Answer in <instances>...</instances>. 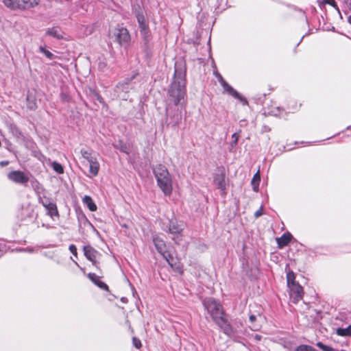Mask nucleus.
<instances>
[{"label":"nucleus","mask_w":351,"mask_h":351,"mask_svg":"<svg viewBox=\"0 0 351 351\" xmlns=\"http://www.w3.org/2000/svg\"><path fill=\"white\" fill-rule=\"evenodd\" d=\"M8 162L7 161H2V162H0V165L1 166H5V165H8Z\"/></svg>","instance_id":"obj_41"},{"label":"nucleus","mask_w":351,"mask_h":351,"mask_svg":"<svg viewBox=\"0 0 351 351\" xmlns=\"http://www.w3.org/2000/svg\"><path fill=\"white\" fill-rule=\"evenodd\" d=\"M89 163V173L92 176H96L99 170V163L96 157L87 161Z\"/></svg>","instance_id":"obj_20"},{"label":"nucleus","mask_w":351,"mask_h":351,"mask_svg":"<svg viewBox=\"0 0 351 351\" xmlns=\"http://www.w3.org/2000/svg\"><path fill=\"white\" fill-rule=\"evenodd\" d=\"M350 1L348 3V5H349V8L351 11V0H349Z\"/></svg>","instance_id":"obj_43"},{"label":"nucleus","mask_w":351,"mask_h":351,"mask_svg":"<svg viewBox=\"0 0 351 351\" xmlns=\"http://www.w3.org/2000/svg\"><path fill=\"white\" fill-rule=\"evenodd\" d=\"M293 239L292 234L289 232L284 233L280 237L276 238V243L279 249H282L291 242Z\"/></svg>","instance_id":"obj_16"},{"label":"nucleus","mask_w":351,"mask_h":351,"mask_svg":"<svg viewBox=\"0 0 351 351\" xmlns=\"http://www.w3.org/2000/svg\"><path fill=\"white\" fill-rule=\"evenodd\" d=\"M87 277L90 280L101 289L108 291V286L100 280V277L94 273H89Z\"/></svg>","instance_id":"obj_17"},{"label":"nucleus","mask_w":351,"mask_h":351,"mask_svg":"<svg viewBox=\"0 0 351 351\" xmlns=\"http://www.w3.org/2000/svg\"><path fill=\"white\" fill-rule=\"evenodd\" d=\"M5 7L12 10H28L39 3V0H2Z\"/></svg>","instance_id":"obj_5"},{"label":"nucleus","mask_w":351,"mask_h":351,"mask_svg":"<svg viewBox=\"0 0 351 351\" xmlns=\"http://www.w3.org/2000/svg\"><path fill=\"white\" fill-rule=\"evenodd\" d=\"M73 262L75 263V264L77 266H79L78 263L75 261H73Z\"/></svg>","instance_id":"obj_44"},{"label":"nucleus","mask_w":351,"mask_h":351,"mask_svg":"<svg viewBox=\"0 0 351 351\" xmlns=\"http://www.w3.org/2000/svg\"><path fill=\"white\" fill-rule=\"evenodd\" d=\"M252 338L256 341H260L262 339V336L258 334H255L254 335H252Z\"/></svg>","instance_id":"obj_37"},{"label":"nucleus","mask_w":351,"mask_h":351,"mask_svg":"<svg viewBox=\"0 0 351 351\" xmlns=\"http://www.w3.org/2000/svg\"><path fill=\"white\" fill-rule=\"evenodd\" d=\"M8 178L11 181L23 184L29 181V176L27 173L21 171H12L8 174Z\"/></svg>","instance_id":"obj_11"},{"label":"nucleus","mask_w":351,"mask_h":351,"mask_svg":"<svg viewBox=\"0 0 351 351\" xmlns=\"http://www.w3.org/2000/svg\"><path fill=\"white\" fill-rule=\"evenodd\" d=\"M290 289V298L294 304H297L299 301L302 300L304 295V290L301 285L299 284L293 285L289 287Z\"/></svg>","instance_id":"obj_12"},{"label":"nucleus","mask_w":351,"mask_h":351,"mask_svg":"<svg viewBox=\"0 0 351 351\" xmlns=\"http://www.w3.org/2000/svg\"><path fill=\"white\" fill-rule=\"evenodd\" d=\"M89 163V173L92 176H96L99 170V163L96 157L87 161Z\"/></svg>","instance_id":"obj_21"},{"label":"nucleus","mask_w":351,"mask_h":351,"mask_svg":"<svg viewBox=\"0 0 351 351\" xmlns=\"http://www.w3.org/2000/svg\"><path fill=\"white\" fill-rule=\"evenodd\" d=\"M115 39L122 47H126L130 42V35L128 30L125 27H120L116 29L114 33Z\"/></svg>","instance_id":"obj_9"},{"label":"nucleus","mask_w":351,"mask_h":351,"mask_svg":"<svg viewBox=\"0 0 351 351\" xmlns=\"http://www.w3.org/2000/svg\"><path fill=\"white\" fill-rule=\"evenodd\" d=\"M39 49L40 51L43 53L47 58H49V60L53 59L54 55L49 50H47L44 47H40Z\"/></svg>","instance_id":"obj_29"},{"label":"nucleus","mask_w":351,"mask_h":351,"mask_svg":"<svg viewBox=\"0 0 351 351\" xmlns=\"http://www.w3.org/2000/svg\"><path fill=\"white\" fill-rule=\"evenodd\" d=\"M215 75L216 77L218 78L219 82L220 83L221 85L225 84L226 80L223 79L221 74L216 73Z\"/></svg>","instance_id":"obj_35"},{"label":"nucleus","mask_w":351,"mask_h":351,"mask_svg":"<svg viewBox=\"0 0 351 351\" xmlns=\"http://www.w3.org/2000/svg\"><path fill=\"white\" fill-rule=\"evenodd\" d=\"M258 178V181H260V176L258 174V173H257L254 176V178H253V180H254L256 178Z\"/></svg>","instance_id":"obj_40"},{"label":"nucleus","mask_w":351,"mask_h":351,"mask_svg":"<svg viewBox=\"0 0 351 351\" xmlns=\"http://www.w3.org/2000/svg\"><path fill=\"white\" fill-rule=\"evenodd\" d=\"M22 251L23 252H33V250L32 248H27V249H23Z\"/></svg>","instance_id":"obj_39"},{"label":"nucleus","mask_w":351,"mask_h":351,"mask_svg":"<svg viewBox=\"0 0 351 351\" xmlns=\"http://www.w3.org/2000/svg\"><path fill=\"white\" fill-rule=\"evenodd\" d=\"M39 202L47 209L50 216L58 215L56 204L51 202L49 198L46 196L39 197Z\"/></svg>","instance_id":"obj_13"},{"label":"nucleus","mask_w":351,"mask_h":351,"mask_svg":"<svg viewBox=\"0 0 351 351\" xmlns=\"http://www.w3.org/2000/svg\"><path fill=\"white\" fill-rule=\"evenodd\" d=\"M53 169L58 173L61 174L64 173V169L61 164L58 162H53L51 164Z\"/></svg>","instance_id":"obj_27"},{"label":"nucleus","mask_w":351,"mask_h":351,"mask_svg":"<svg viewBox=\"0 0 351 351\" xmlns=\"http://www.w3.org/2000/svg\"><path fill=\"white\" fill-rule=\"evenodd\" d=\"M107 66V64L104 61H100L98 64V68L101 71H104Z\"/></svg>","instance_id":"obj_34"},{"label":"nucleus","mask_w":351,"mask_h":351,"mask_svg":"<svg viewBox=\"0 0 351 351\" xmlns=\"http://www.w3.org/2000/svg\"><path fill=\"white\" fill-rule=\"evenodd\" d=\"M213 183L222 194H226V171L223 166L217 167L213 174Z\"/></svg>","instance_id":"obj_8"},{"label":"nucleus","mask_w":351,"mask_h":351,"mask_svg":"<svg viewBox=\"0 0 351 351\" xmlns=\"http://www.w3.org/2000/svg\"><path fill=\"white\" fill-rule=\"evenodd\" d=\"M221 86L223 88L226 92H227L229 95H232L236 99H239L241 101H243L245 102V104H247V101L245 99L242 98V97L240 95V94L235 90L230 85H229L226 81L225 82V84H223Z\"/></svg>","instance_id":"obj_18"},{"label":"nucleus","mask_w":351,"mask_h":351,"mask_svg":"<svg viewBox=\"0 0 351 351\" xmlns=\"http://www.w3.org/2000/svg\"><path fill=\"white\" fill-rule=\"evenodd\" d=\"M135 77V75L130 78H126L123 82H119L115 87L114 91L117 94V97L126 99V94L130 89V83L132 79Z\"/></svg>","instance_id":"obj_10"},{"label":"nucleus","mask_w":351,"mask_h":351,"mask_svg":"<svg viewBox=\"0 0 351 351\" xmlns=\"http://www.w3.org/2000/svg\"><path fill=\"white\" fill-rule=\"evenodd\" d=\"M153 172L157 181L158 186L166 195L172 192V180L165 165H158L153 169Z\"/></svg>","instance_id":"obj_3"},{"label":"nucleus","mask_w":351,"mask_h":351,"mask_svg":"<svg viewBox=\"0 0 351 351\" xmlns=\"http://www.w3.org/2000/svg\"><path fill=\"white\" fill-rule=\"evenodd\" d=\"M263 207L262 206L260 207V208L255 212L254 217L256 218L261 217L263 214Z\"/></svg>","instance_id":"obj_36"},{"label":"nucleus","mask_w":351,"mask_h":351,"mask_svg":"<svg viewBox=\"0 0 351 351\" xmlns=\"http://www.w3.org/2000/svg\"><path fill=\"white\" fill-rule=\"evenodd\" d=\"M348 22L351 25V15L348 17Z\"/></svg>","instance_id":"obj_42"},{"label":"nucleus","mask_w":351,"mask_h":351,"mask_svg":"<svg viewBox=\"0 0 351 351\" xmlns=\"http://www.w3.org/2000/svg\"><path fill=\"white\" fill-rule=\"evenodd\" d=\"M322 3L324 4H329L332 7H336L337 4L335 0H323Z\"/></svg>","instance_id":"obj_33"},{"label":"nucleus","mask_w":351,"mask_h":351,"mask_svg":"<svg viewBox=\"0 0 351 351\" xmlns=\"http://www.w3.org/2000/svg\"><path fill=\"white\" fill-rule=\"evenodd\" d=\"M250 327L252 330L257 331L261 328V324L256 322V317L254 315H251L249 317Z\"/></svg>","instance_id":"obj_24"},{"label":"nucleus","mask_w":351,"mask_h":351,"mask_svg":"<svg viewBox=\"0 0 351 351\" xmlns=\"http://www.w3.org/2000/svg\"><path fill=\"white\" fill-rule=\"evenodd\" d=\"M301 106H302V104H301V103H300V104H298V105H297V102H295V108H293V110H298V108H300Z\"/></svg>","instance_id":"obj_38"},{"label":"nucleus","mask_w":351,"mask_h":351,"mask_svg":"<svg viewBox=\"0 0 351 351\" xmlns=\"http://www.w3.org/2000/svg\"><path fill=\"white\" fill-rule=\"evenodd\" d=\"M81 154H82V157L87 161H88V160H91L92 158H93L94 157H95V156H94L92 154V152H90L88 150H84V149L81 150Z\"/></svg>","instance_id":"obj_28"},{"label":"nucleus","mask_w":351,"mask_h":351,"mask_svg":"<svg viewBox=\"0 0 351 351\" xmlns=\"http://www.w3.org/2000/svg\"><path fill=\"white\" fill-rule=\"evenodd\" d=\"M45 34L46 36H52L58 40L63 38L62 31L60 28L58 27H53L51 28H48L46 30Z\"/></svg>","instance_id":"obj_22"},{"label":"nucleus","mask_w":351,"mask_h":351,"mask_svg":"<svg viewBox=\"0 0 351 351\" xmlns=\"http://www.w3.org/2000/svg\"><path fill=\"white\" fill-rule=\"evenodd\" d=\"M186 65L184 61L178 60L174 66L173 81L168 90V94L173 102L178 105L184 99L186 94Z\"/></svg>","instance_id":"obj_1"},{"label":"nucleus","mask_w":351,"mask_h":351,"mask_svg":"<svg viewBox=\"0 0 351 351\" xmlns=\"http://www.w3.org/2000/svg\"><path fill=\"white\" fill-rule=\"evenodd\" d=\"M132 343H133L134 346L136 348H140L141 347V341L136 337H133Z\"/></svg>","instance_id":"obj_31"},{"label":"nucleus","mask_w":351,"mask_h":351,"mask_svg":"<svg viewBox=\"0 0 351 351\" xmlns=\"http://www.w3.org/2000/svg\"><path fill=\"white\" fill-rule=\"evenodd\" d=\"M69 249V251L71 252V253L73 256H77V248L75 245H73V244L70 245Z\"/></svg>","instance_id":"obj_32"},{"label":"nucleus","mask_w":351,"mask_h":351,"mask_svg":"<svg viewBox=\"0 0 351 351\" xmlns=\"http://www.w3.org/2000/svg\"><path fill=\"white\" fill-rule=\"evenodd\" d=\"M203 303L215 324L221 328L226 330L229 324L223 306L212 298L206 299Z\"/></svg>","instance_id":"obj_2"},{"label":"nucleus","mask_w":351,"mask_h":351,"mask_svg":"<svg viewBox=\"0 0 351 351\" xmlns=\"http://www.w3.org/2000/svg\"><path fill=\"white\" fill-rule=\"evenodd\" d=\"M336 333L341 337H350L351 336V325L347 328H339L336 330Z\"/></svg>","instance_id":"obj_25"},{"label":"nucleus","mask_w":351,"mask_h":351,"mask_svg":"<svg viewBox=\"0 0 351 351\" xmlns=\"http://www.w3.org/2000/svg\"><path fill=\"white\" fill-rule=\"evenodd\" d=\"M84 254L86 258L92 262L93 265L97 267V262L96 261L99 252L90 245H85L83 247Z\"/></svg>","instance_id":"obj_14"},{"label":"nucleus","mask_w":351,"mask_h":351,"mask_svg":"<svg viewBox=\"0 0 351 351\" xmlns=\"http://www.w3.org/2000/svg\"><path fill=\"white\" fill-rule=\"evenodd\" d=\"M20 218L22 221L29 223L34 220V214L32 206H27L22 208L20 213Z\"/></svg>","instance_id":"obj_15"},{"label":"nucleus","mask_w":351,"mask_h":351,"mask_svg":"<svg viewBox=\"0 0 351 351\" xmlns=\"http://www.w3.org/2000/svg\"><path fill=\"white\" fill-rule=\"evenodd\" d=\"M82 202L87 206L90 211H95L97 210V206L94 203L91 197L85 195L82 199Z\"/></svg>","instance_id":"obj_23"},{"label":"nucleus","mask_w":351,"mask_h":351,"mask_svg":"<svg viewBox=\"0 0 351 351\" xmlns=\"http://www.w3.org/2000/svg\"><path fill=\"white\" fill-rule=\"evenodd\" d=\"M295 274L293 273V271H289L287 274V285H288L289 287L291 286H293V285L298 284V282H295Z\"/></svg>","instance_id":"obj_26"},{"label":"nucleus","mask_w":351,"mask_h":351,"mask_svg":"<svg viewBox=\"0 0 351 351\" xmlns=\"http://www.w3.org/2000/svg\"><path fill=\"white\" fill-rule=\"evenodd\" d=\"M132 11L136 18L143 39L147 43L149 42L151 34L148 22L145 16V11L138 4L133 5Z\"/></svg>","instance_id":"obj_4"},{"label":"nucleus","mask_w":351,"mask_h":351,"mask_svg":"<svg viewBox=\"0 0 351 351\" xmlns=\"http://www.w3.org/2000/svg\"><path fill=\"white\" fill-rule=\"evenodd\" d=\"M89 163V173L92 176H96L99 170V163L96 157L87 161Z\"/></svg>","instance_id":"obj_19"},{"label":"nucleus","mask_w":351,"mask_h":351,"mask_svg":"<svg viewBox=\"0 0 351 351\" xmlns=\"http://www.w3.org/2000/svg\"><path fill=\"white\" fill-rule=\"evenodd\" d=\"M160 226L164 231L173 235V240L179 238L184 229L183 223L178 222L176 219H167V221H162Z\"/></svg>","instance_id":"obj_6"},{"label":"nucleus","mask_w":351,"mask_h":351,"mask_svg":"<svg viewBox=\"0 0 351 351\" xmlns=\"http://www.w3.org/2000/svg\"><path fill=\"white\" fill-rule=\"evenodd\" d=\"M153 242L158 253H160L169 265L173 267V265L176 263L175 260L173 256L167 251V245L164 240L159 236L156 235L153 237Z\"/></svg>","instance_id":"obj_7"},{"label":"nucleus","mask_w":351,"mask_h":351,"mask_svg":"<svg viewBox=\"0 0 351 351\" xmlns=\"http://www.w3.org/2000/svg\"><path fill=\"white\" fill-rule=\"evenodd\" d=\"M232 141L231 143V145L233 147V146H235L238 142V140H239V134H237V133H234L232 135Z\"/></svg>","instance_id":"obj_30"}]
</instances>
